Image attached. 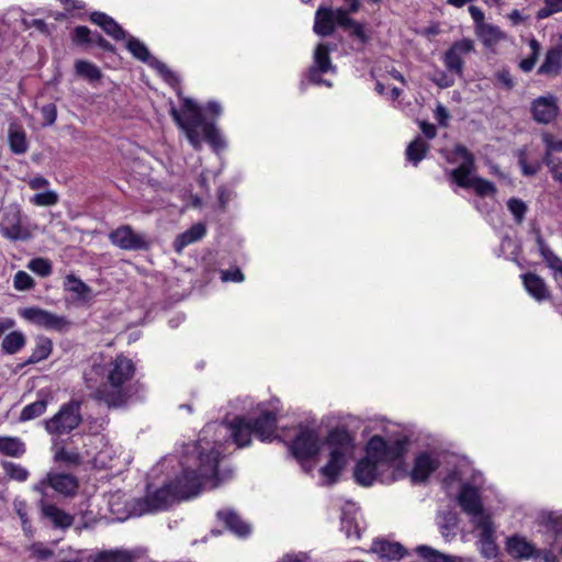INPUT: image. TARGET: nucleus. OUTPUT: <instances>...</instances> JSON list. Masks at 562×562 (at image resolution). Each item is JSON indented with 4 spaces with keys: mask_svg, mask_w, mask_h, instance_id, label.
I'll list each match as a JSON object with an SVG mask.
<instances>
[{
    "mask_svg": "<svg viewBox=\"0 0 562 562\" xmlns=\"http://www.w3.org/2000/svg\"><path fill=\"white\" fill-rule=\"evenodd\" d=\"M181 114L176 108H171L170 115L176 124L184 132L190 145L194 149H201L202 139L199 134V127H202L203 138L210 147L218 153L226 147L215 123L206 122L201 108L191 99L186 98L182 102Z\"/></svg>",
    "mask_w": 562,
    "mask_h": 562,
    "instance_id": "obj_1",
    "label": "nucleus"
},
{
    "mask_svg": "<svg viewBox=\"0 0 562 562\" xmlns=\"http://www.w3.org/2000/svg\"><path fill=\"white\" fill-rule=\"evenodd\" d=\"M136 373L132 359L117 355L109 364L106 379L93 393V398L106 404L109 408L124 406L131 397V387L127 385Z\"/></svg>",
    "mask_w": 562,
    "mask_h": 562,
    "instance_id": "obj_2",
    "label": "nucleus"
},
{
    "mask_svg": "<svg viewBox=\"0 0 562 562\" xmlns=\"http://www.w3.org/2000/svg\"><path fill=\"white\" fill-rule=\"evenodd\" d=\"M452 154L462 159L460 166L450 172V178L457 186L463 189H473L480 198L496 194L497 189L492 181L481 177H470L475 169V158L464 145L457 144Z\"/></svg>",
    "mask_w": 562,
    "mask_h": 562,
    "instance_id": "obj_3",
    "label": "nucleus"
},
{
    "mask_svg": "<svg viewBox=\"0 0 562 562\" xmlns=\"http://www.w3.org/2000/svg\"><path fill=\"white\" fill-rule=\"evenodd\" d=\"M82 401L71 398L63 403L50 418L44 420V429L50 436L61 437L71 434L83 423Z\"/></svg>",
    "mask_w": 562,
    "mask_h": 562,
    "instance_id": "obj_4",
    "label": "nucleus"
},
{
    "mask_svg": "<svg viewBox=\"0 0 562 562\" xmlns=\"http://www.w3.org/2000/svg\"><path fill=\"white\" fill-rule=\"evenodd\" d=\"M409 445L406 436L386 440L380 435L372 436L366 446V452L379 463H392L404 457Z\"/></svg>",
    "mask_w": 562,
    "mask_h": 562,
    "instance_id": "obj_5",
    "label": "nucleus"
},
{
    "mask_svg": "<svg viewBox=\"0 0 562 562\" xmlns=\"http://www.w3.org/2000/svg\"><path fill=\"white\" fill-rule=\"evenodd\" d=\"M289 448L293 458L299 462L314 459L321 450L318 431L312 427L300 425L299 431Z\"/></svg>",
    "mask_w": 562,
    "mask_h": 562,
    "instance_id": "obj_6",
    "label": "nucleus"
},
{
    "mask_svg": "<svg viewBox=\"0 0 562 562\" xmlns=\"http://www.w3.org/2000/svg\"><path fill=\"white\" fill-rule=\"evenodd\" d=\"M329 44L319 43L315 49L313 55V64L310 66L307 70V80L310 83L315 86H325L330 88L333 83L329 80L324 79L322 76L328 72H336V65L333 64L330 58Z\"/></svg>",
    "mask_w": 562,
    "mask_h": 562,
    "instance_id": "obj_7",
    "label": "nucleus"
},
{
    "mask_svg": "<svg viewBox=\"0 0 562 562\" xmlns=\"http://www.w3.org/2000/svg\"><path fill=\"white\" fill-rule=\"evenodd\" d=\"M475 52L474 41L469 37L454 41L442 56V63L450 74L462 78L464 75V57Z\"/></svg>",
    "mask_w": 562,
    "mask_h": 562,
    "instance_id": "obj_8",
    "label": "nucleus"
},
{
    "mask_svg": "<svg viewBox=\"0 0 562 562\" xmlns=\"http://www.w3.org/2000/svg\"><path fill=\"white\" fill-rule=\"evenodd\" d=\"M19 314L25 321L45 329L61 333L70 326V322L65 316L54 314L36 306L25 307L21 310Z\"/></svg>",
    "mask_w": 562,
    "mask_h": 562,
    "instance_id": "obj_9",
    "label": "nucleus"
},
{
    "mask_svg": "<svg viewBox=\"0 0 562 562\" xmlns=\"http://www.w3.org/2000/svg\"><path fill=\"white\" fill-rule=\"evenodd\" d=\"M46 487H52L65 496H74L78 491L79 482L72 474L48 472L44 479L34 485L33 490L46 495Z\"/></svg>",
    "mask_w": 562,
    "mask_h": 562,
    "instance_id": "obj_10",
    "label": "nucleus"
},
{
    "mask_svg": "<svg viewBox=\"0 0 562 562\" xmlns=\"http://www.w3.org/2000/svg\"><path fill=\"white\" fill-rule=\"evenodd\" d=\"M206 481L200 472L194 469L186 468L182 472L171 481L173 494L177 495V499H188L196 496Z\"/></svg>",
    "mask_w": 562,
    "mask_h": 562,
    "instance_id": "obj_11",
    "label": "nucleus"
},
{
    "mask_svg": "<svg viewBox=\"0 0 562 562\" xmlns=\"http://www.w3.org/2000/svg\"><path fill=\"white\" fill-rule=\"evenodd\" d=\"M0 234L12 241L31 238L30 231L22 225V214L19 206L11 205L5 210L0 224Z\"/></svg>",
    "mask_w": 562,
    "mask_h": 562,
    "instance_id": "obj_12",
    "label": "nucleus"
},
{
    "mask_svg": "<svg viewBox=\"0 0 562 562\" xmlns=\"http://www.w3.org/2000/svg\"><path fill=\"white\" fill-rule=\"evenodd\" d=\"M254 436L262 442H270L277 437L279 416L274 411H261L255 417H248Z\"/></svg>",
    "mask_w": 562,
    "mask_h": 562,
    "instance_id": "obj_13",
    "label": "nucleus"
},
{
    "mask_svg": "<svg viewBox=\"0 0 562 562\" xmlns=\"http://www.w3.org/2000/svg\"><path fill=\"white\" fill-rule=\"evenodd\" d=\"M480 530L479 543L480 553L485 559H493L498 554V546L495 540V526L491 515H483L474 522Z\"/></svg>",
    "mask_w": 562,
    "mask_h": 562,
    "instance_id": "obj_14",
    "label": "nucleus"
},
{
    "mask_svg": "<svg viewBox=\"0 0 562 562\" xmlns=\"http://www.w3.org/2000/svg\"><path fill=\"white\" fill-rule=\"evenodd\" d=\"M110 241L123 250H147L149 243L130 225H122L109 234Z\"/></svg>",
    "mask_w": 562,
    "mask_h": 562,
    "instance_id": "obj_15",
    "label": "nucleus"
},
{
    "mask_svg": "<svg viewBox=\"0 0 562 562\" xmlns=\"http://www.w3.org/2000/svg\"><path fill=\"white\" fill-rule=\"evenodd\" d=\"M177 495L173 494L171 482L155 492L148 494L138 502L142 513H151L168 509Z\"/></svg>",
    "mask_w": 562,
    "mask_h": 562,
    "instance_id": "obj_16",
    "label": "nucleus"
},
{
    "mask_svg": "<svg viewBox=\"0 0 562 562\" xmlns=\"http://www.w3.org/2000/svg\"><path fill=\"white\" fill-rule=\"evenodd\" d=\"M559 111L558 99L551 94L536 98L530 105L531 116L539 124L552 123Z\"/></svg>",
    "mask_w": 562,
    "mask_h": 562,
    "instance_id": "obj_17",
    "label": "nucleus"
},
{
    "mask_svg": "<svg viewBox=\"0 0 562 562\" xmlns=\"http://www.w3.org/2000/svg\"><path fill=\"white\" fill-rule=\"evenodd\" d=\"M457 501L461 509L468 515L479 518L486 515L479 488L470 483H464L461 486Z\"/></svg>",
    "mask_w": 562,
    "mask_h": 562,
    "instance_id": "obj_18",
    "label": "nucleus"
},
{
    "mask_svg": "<svg viewBox=\"0 0 562 562\" xmlns=\"http://www.w3.org/2000/svg\"><path fill=\"white\" fill-rule=\"evenodd\" d=\"M439 461L431 453L424 451L414 459L409 476L413 483H425L430 475L439 468Z\"/></svg>",
    "mask_w": 562,
    "mask_h": 562,
    "instance_id": "obj_19",
    "label": "nucleus"
},
{
    "mask_svg": "<svg viewBox=\"0 0 562 562\" xmlns=\"http://www.w3.org/2000/svg\"><path fill=\"white\" fill-rule=\"evenodd\" d=\"M338 27L347 32L348 36L359 43L361 47L371 41V34L366 29V24L355 20L351 15L348 16L341 10H338Z\"/></svg>",
    "mask_w": 562,
    "mask_h": 562,
    "instance_id": "obj_20",
    "label": "nucleus"
},
{
    "mask_svg": "<svg viewBox=\"0 0 562 562\" xmlns=\"http://www.w3.org/2000/svg\"><path fill=\"white\" fill-rule=\"evenodd\" d=\"M338 26V8L321 5L315 12L313 31L323 37L334 34Z\"/></svg>",
    "mask_w": 562,
    "mask_h": 562,
    "instance_id": "obj_21",
    "label": "nucleus"
},
{
    "mask_svg": "<svg viewBox=\"0 0 562 562\" xmlns=\"http://www.w3.org/2000/svg\"><path fill=\"white\" fill-rule=\"evenodd\" d=\"M378 465L379 462L366 452L355 465V481L361 486H371L379 475Z\"/></svg>",
    "mask_w": 562,
    "mask_h": 562,
    "instance_id": "obj_22",
    "label": "nucleus"
},
{
    "mask_svg": "<svg viewBox=\"0 0 562 562\" xmlns=\"http://www.w3.org/2000/svg\"><path fill=\"white\" fill-rule=\"evenodd\" d=\"M221 460V451L215 447L209 450H200L198 453V468L195 471L200 472V474L205 479L210 480L216 477L218 474V463Z\"/></svg>",
    "mask_w": 562,
    "mask_h": 562,
    "instance_id": "obj_23",
    "label": "nucleus"
},
{
    "mask_svg": "<svg viewBox=\"0 0 562 562\" xmlns=\"http://www.w3.org/2000/svg\"><path fill=\"white\" fill-rule=\"evenodd\" d=\"M505 550L516 560H528L535 557L536 546L520 535H513L507 537Z\"/></svg>",
    "mask_w": 562,
    "mask_h": 562,
    "instance_id": "obj_24",
    "label": "nucleus"
},
{
    "mask_svg": "<svg viewBox=\"0 0 562 562\" xmlns=\"http://www.w3.org/2000/svg\"><path fill=\"white\" fill-rule=\"evenodd\" d=\"M347 465V454L330 450L327 463L319 469V473L327 480L329 485L335 484Z\"/></svg>",
    "mask_w": 562,
    "mask_h": 562,
    "instance_id": "obj_25",
    "label": "nucleus"
},
{
    "mask_svg": "<svg viewBox=\"0 0 562 562\" xmlns=\"http://www.w3.org/2000/svg\"><path fill=\"white\" fill-rule=\"evenodd\" d=\"M562 72V44L550 47L537 70L538 75L555 78Z\"/></svg>",
    "mask_w": 562,
    "mask_h": 562,
    "instance_id": "obj_26",
    "label": "nucleus"
},
{
    "mask_svg": "<svg viewBox=\"0 0 562 562\" xmlns=\"http://www.w3.org/2000/svg\"><path fill=\"white\" fill-rule=\"evenodd\" d=\"M229 430L233 442L238 448H245L251 445L254 436L252 429L249 425L248 417L238 415L229 423Z\"/></svg>",
    "mask_w": 562,
    "mask_h": 562,
    "instance_id": "obj_27",
    "label": "nucleus"
},
{
    "mask_svg": "<svg viewBox=\"0 0 562 562\" xmlns=\"http://www.w3.org/2000/svg\"><path fill=\"white\" fill-rule=\"evenodd\" d=\"M91 23L100 26L102 31L115 41L125 40L126 31L110 15L101 11H93L89 15Z\"/></svg>",
    "mask_w": 562,
    "mask_h": 562,
    "instance_id": "obj_28",
    "label": "nucleus"
},
{
    "mask_svg": "<svg viewBox=\"0 0 562 562\" xmlns=\"http://www.w3.org/2000/svg\"><path fill=\"white\" fill-rule=\"evenodd\" d=\"M330 450H338L348 456L353 449V436L346 427H335L328 431L325 440Z\"/></svg>",
    "mask_w": 562,
    "mask_h": 562,
    "instance_id": "obj_29",
    "label": "nucleus"
},
{
    "mask_svg": "<svg viewBox=\"0 0 562 562\" xmlns=\"http://www.w3.org/2000/svg\"><path fill=\"white\" fill-rule=\"evenodd\" d=\"M217 517L226 529L239 538H247L251 533V526L232 509L218 510Z\"/></svg>",
    "mask_w": 562,
    "mask_h": 562,
    "instance_id": "obj_30",
    "label": "nucleus"
},
{
    "mask_svg": "<svg viewBox=\"0 0 562 562\" xmlns=\"http://www.w3.org/2000/svg\"><path fill=\"white\" fill-rule=\"evenodd\" d=\"M371 551L387 561H398L407 554V550L401 543L385 539L374 540Z\"/></svg>",
    "mask_w": 562,
    "mask_h": 562,
    "instance_id": "obj_31",
    "label": "nucleus"
},
{
    "mask_svg": "<svg viewBox=\"0 0 562 562\" xmlns=\"http://www.w3.org/2000/svg\"><path fill=\"white\" fill-rule=\"evenodd\" d=\"M8 144L12 154L24 155L29 150V140L24 127L11 122L8 128Z\"/></svg>",
    "mask_w": 562,
    "mask_h": 562,
    "instance_id": "obj_32",
    "label": "nucleus"
},
{
    "mask_svg": "<svg viewBox=\"0 0 562 562\" xmlns=\"http://www.w3.org/2000/svg\"><path fill=\"white\" fill-rule=\"evenodd\" d=\"M522 283L530 296L537 301H543L550 297V292L544 280L533 272H527L521 276Z\"/></svg>",
    "mask_w": 562,
    "mask_h": 562,
    "instance_id": "obj_33",
    "label": "nucleus"
},
{
    "mask_svg": "<svg viewBox=\"0 0 562 562\" xmlns=\"http://www.w3.org/2000/svg\"><path fill=\"white\" fill-rule=\"evenodd\" d=\"M41 509L42 516L48 519L55 528H69L74 522V517L70 514L54 504L42 502Z\"/></svg>",
    "mask_w": 562,
    "mask_h": 562,
    "instance_id": "obj_34",
    "label": "nucleus"
},
{
    "mask_svg": "<svg viewBox=\"0 0 562 562\" xmlns=\"http://www.w3.org/2000/svg\"><path fill=\"white\" fill-rule=\"evenodd\" d=\"M430 150V145L420 136H416L406 147L405 157L413 166H418Z\"/></svg>",
    "mask_w": 562,
    "mask_h": 562,
    "instance_id": "obj_35",
    "label": "nucleus"
},
{
    "mask_svg": "<svg viewBox=\"0 0 562 562\" xmlns=\"http://www.w3.org/2000/svg\"><path fill=\"white\" fill-rule=\"evenodd\" d=\"M206 234V227L203 223H195L184 233L177 236L173 246L177 251L202 239Z\"/></svg>",
    "mask_w": 562,
    "mask_h": 562,
    "instance_id": "obj_36",
    "label": "nucleus"
},
{
    "mask_svg": "<svg viewBox=\"0 0 562 562\" xmlns=\"http://www.w3.org/2000/svg\"><path fill=\"white\" fill-rule=\"evenodd\" d=\"M53 351V341L45 336H38L35 340V347L31 356L24 361L23 366L35 364L46 360Z\"/></svg>",
    "mask_w": 562,
    "mask_h": 562,
    "instance_id": "obj_37",
    "label": "nucleus"
},
{
    "mask_svg": "<svg viewBox=\"0 0 562 562\" xmlns=\"http://www.w3.org/2000/svg\"><path fill=\"white\" fill-rule=\"evenodd\" d=\"M75 74L89 82L100 81L103 76L101 69L95 64L85 59H77L75 61Z\"/></svg>",
    "mask_w": 562,
    "mask_h": 562,
    "instance_id": "obj_38",
    "label": "nucleus"
},
{
    "mask_svg": "<svg viewBox=\"0 0 562 562\" xmlns=\"http://www.w3.org/2000/svg\"><path fill=\"white\" fill-rule=\"evenodd\" d=\"M26 345V337L20 330H13L7 334L1 342L3 353L15 355Z\"/></svg>",
    "mask_w": 562,
    "mask_h": 562,
    "instance_id": "obj_39",
    "label": "nucleus"
},
{
    "mask_svg": "<svg viewBox=\"0 0 562 562\" xmlns=\"http://www.w3.org/2000/svg\"><path fill=\"white\" fill-rule=\"evenodd\" d=\"M539 252L544 260L546 265L555 272H559L562 277V259L557 256L546 244L543 237L539 234L536 238Z\"/></svg>",
    "mask_w": 562,
    "mask_h": 562,
    "instance_id": "obj_40",
    "label": "nucleus"
},
{
    "mask_svg": "<svg viewBox=\"0 0 562 562\" xmlns=\"http://www.w3.org/2000/svg\"><path fill=\"white\" fill-rule=\"evenodd\" d=\"M26 451L24 442L18 437H0V453L20 458Z\"/></svg>",
    "mask_w": 562,
    "mask_h": 562,
    "instance_id": "obj_41",
    "label": "nucleus"
},
{
    "mask_svg": "<svg viewBox=\"0 0 562 562\" xmlns=\"http://www.w3.org/2000/svg\"><path fill=\"white\" fill-rule=\"evenodd\" d=\"M47 406H48V395H46L31 404H27L21 411V414L19 416V422L25 423V422L33 420V419L42 416L46 412Z\"/></svg>",
    "mask_w": 562,
    "mask_h": 562,
    "instance_id": "obj_42",
    "label": "nucleus"
},
{
    "mask_svg": "<svg viewBox=\"0 0 562 562\" xmlns=\"http://www.w3.org/2000/svg\"><path fill=\"white\" fill-rule=\"evenodd\" d=\"M55 462L65 463L69 467H78L82 463V457L77 450H69L64 445H55Z\"/></svg>",
    "mask_w": 562,
    "mask_h": 562,
    "instance_id": "obj_43",
    "label": "nucleus"
},
{
    "mask_svg": "<svg viewBox=\"0 0 562 562\" xmlns=\"http://www.w3.org/2000/svg\"><path fill=\"white\" fill-rule=\"evenodd\" d=\"M475 33L486 47L495 45L503 37L501 30L497 26L488 23L476 27Z\"/></svg>",
    "mask_w": 562,
    "mask_h": 562,
    "instance_id": "obj_44",
    "label": "nucleus"
},
{
    "mask_svg": "<svg viewBox=\"0 0 562 562\" xmlns=\"http://www.w3.org/2000/svg\"><path fill=\"white\" fill-rule=\"evenodd\" d=\"M418 555L426 562H459L460 559L454 555L445 554L428 546H419L416 549Z\"/></svg>",
    "mask_w": 562,
    "mask_h": 562,
    "instance_id": "obj_45",
    "label": "nucleus"
},
{
    "mask_svg": "<svg viewBox=\"0 0 562 562\" xmlns=\"http://www.w3.org/2000/svg\"><path fill=\"white\" fill-rule=\"evenodd\" d=\"M459 518L458 515L453 512H446L441 517V521L439 522V531L440 535L446 540H451L456 537L457 528H458Z\"/></svg>",
    "mask_w": 562,
    "mask_h": 562,
    "instance_id": "obj_46",
    "label": "nucleus"
},
{
    "mask_svg": "<svg viewBox=\"0 0 562 562\" xmlns=\"http://www.w3.org/2000/svg\"><path fill=\"white\" fill-rule=\"evenodd\" d=\"M126 48L133 55L134 58H136L143 63H146L149 66H150V63L153 61V59H155L154 57H151L146 45L143 42H140L138 38H135L133 36H131L127 40Z\"/></svg>",
    "mask_w": 562,
    "mask_h": 562,
    "instance_id": "obj_47",
    "label": "nucleus"
},
{
    "mask_svg": "<svg viewBox=\"0 0 562 562\" xmlns=\"http://www.w3.org/2000/svg\"><path fill=\"white\" fill-rule=\"evenodd\" d=\"M92 31L86 25H78L70 32L71 44L76 47L88 49L91 47Z\"/></svg>",
    "mask_w": 562,
    "mask_h": 562,
    "instance_id": "obj_48",
    "label": "nucleus"
},
{
    "mask_svg": "<svg viewBox=\"0 0 562 562\" xmlns=\"http://www.w3.org/2000/svg\"><path fill=\"white\" fill-rule=\"evenodd\" d=\"M88 562H132V555L125 551H101L90 555Z\"/></svg>",
    "mask_w": 562,
    "mask_h": 562,
    "instance_id": "obj_49",
    "label": "nucleus"
},
{
    "mask_svg": "<svg viewBox=\"0 0 562 562\" xmlns=\"http://www.w3.org/2000/svg\"><path fill=\"white\" fill-rule=\"evenodd\" d=\"M541 524L548 532L553 535V541L562 537V514L550 512L542 517Z\"/></svg>",
    "mask_w": 562,
    "mask_h": 562,
    "instance_id": "obj_50",
    "label": "nucleus"
},
{
    "mask_svg": "<svg viewBox=\"0 0 562 562\" xmlns=\"http://www.w3.org/2000/svg\"><path fill=\"white\" fill-rule=\"evenodd\" d=\"M1 465L10 480L25 482L30 476L29 471L21 464L11 461H3Z\"/></svg>",
    "mask_w": 562,
    "mask_h": 562,
    "instance_id": "obj_51",
    "label": "nucleus"
},
{
    "mask_svg": "<svg viewBox=\"0 0 562 562\" xmlns=\"http://www.w3.org/2000/svg\"><path fill=\"white\" fill-rule=\"evenodd\" d=\"M150 67L155 68L157 72L161 76V78L171 87L178 86L180 83V79L178 75L171 70L165 63L153 59L150 63Z\"/></svg>",
    "mask_w": 562,
    "mask_h": 562,
    "instance_id": "obj_52",
    "label": "nucleus"
},
{
    "mask_svg": "<svg viewBox=\"0 0 562 562\" xmlns=\"http://www.w3.org/2000/svg\"><path fill=\"white\" fill-rule=\"evenodd\" d=\"M27 268L42 278H46L53 272L52 262L42 257L31 259L27 263Z\"/></svg>",
    "mask_w": 562,
    "mask_h": 562,
    "instance_id": "obj_53",
    "label": "nucleus"
},
{
    "mask_svg": "<svg viewBox=\"0 0 562 562\" xmlns=\"http://www.w3.org/2000/svg\"><path fill=\"white\" fill-rule=\"evenodd\" d=\"M58 201L59 196L53 190L36 193L30 198V202L36 206H53L56 205Z\"/></svg>",
    "mask_w": 562,
    "mask_h": 562,
    "instance_id": "obj_54",
    "label": "nucleus"
},
{
    "mask_svg": "<svg viewBox=\"0 0 562 562\" xmlns=\"http://www.w3.org/2000/svg\"><path fill=\"white\" fill-rule=\"evenodd\" d=\"M103 430V423L95 417H89L87 419V426L78 435L81 438H88L89 440L98 438Z\"/></svg>",
    "mask_w": 562,
    "mask_h": 562,
    "instance_id": "obj_55",
    "label": "nucleus"
},
{
    "mask_svg": "<svg viewBox=\"0 0 562 562\" xmlns=\"http://www.w3.org/2000/svg\"><path fill=\"white\" fill-rule=\"evenodd\" d=\"M65 289L78 295H86L90 288L75 274H68L65 279Z\"/></svg>",
    "mask_w": 562,
    "mask_h": 562,
    "instance_id": "obj_56",
    "label": "nucleus"
},
{
    "mask_svg": "<svg viewBox=\"0 0 562 562\" xmlns=\"http://www.w3.org/2000/svg\"><path fill=\"white\" fill-rule=\"evenodd\" d=\"M507 207L517 223H521L524 221L527 212V205L522 200L510 198L507 201Z\"/></svg>",
    "mask_w": 562,
    "mask_h": 562,
    "instance_id": "obj_57",
    "label": "nucleus"
},
{
    "mask_svg": "<svg viewBox=\"0 0 562 562\" xmlns=\"http://www.w3.org/2000/svg\"><path fill=\"white\" fill-rule=\"evenodd\" d=\"M13 285L19 291H27L34 288V279L25 271L20 270L15 273Z\"/></svg>",
    "mask_w": 562,
    "mask_h": 562,
    "instance_id": "obj_58",
    "label": "nucleus"
},
{
    "mask_svg": "<svg viewBox=\"0 0 562 562\" xmlns=\"http://www.w3.org/2000/svg\"><path fill=\"white\" fill-rule=\"evenodd\" d=\"M60 4L64 5L66 13L77 16L79 19H83V15L79 13V11L85 10L86 2L82 0H57Z\"/></svg>",
    "mask_w": 562,
    "mask_h": 562,
    "instance_id": "obj_59",
    "label": "nucleus"
},
{
    "mask_svg": "<svg viewBox=\"0 0 562 562\" xmlns=\"http://www.w3.org/2000/svg\"><path fill=\"white\" fill-rule=\"evenodd\" d=\"M341 530L345 531L347 538H353L359 540L361 538V532L358 524L352 518H342L341 519Z\"/></svg>",
    "mask_w": 562,
    "mask_h": 562,
    "instance_id": "obj_60",
    "label": "nucleus"
},
{
    "mask_svg": "<svg viewBox=\"0 0 562 562\" xmlns=\"http://www.w3.org/2000/svg\"><path fill=\"white\" fill-rule=\"evenodd\" d=\"M43 126H52L57 120V106L54 103L45 104L41 108Z\"/></svg>",
    "mask_w": 562,
    "mask_h": 562,
    "instance_id": "obj_61",
    "label": "nucleus"
},
{
    "mask_svg": "<svg viewBox=\"0 0 562 562\" xmlns=\"http://www.w3.org/2000/svg\"><path fill=\"white\" fill-rule=\"evenodd\" d=\"M97 45L105 53H115V46L104 38L100 33L93 32L91 36V45Z\"/></svg>",
    "mask_w": 562,
    "mask_h": 562,
    "instance_id": "obj_62",
    "label": "nucleus"
},
{
    "mask_svg": "<svg viewBox=\"0 0 562 562\" xmlns=\"http://www.w3.org/2000/svg\"><path fill=\"white\" fill-rule=\"evenodd\" d=\"M551 151H548L543 161L544 164L548 166L549 168V171L552 176V178L562 184V164L561 162H553L552 159L549 158V155H550Z\"/></svg>",
    "mask_w": 562,
    "mask_h": 562,
    "instance_id": "obj_63",
    "label": "nucleus"
},
{
    "mask_svg": "<svg viewBox=\"0 0 562 562\" xmlns=\"http://www.w3.org/2000/svg\"><path fill=\"white\" fill-rule=\"evenodd\" d=\"M535 562H558L557 555L551 549L536 548L535 557H531Z\"/></svg>",
    "mask_w": 562,
    "mask_h": 562,
    "instance_id": "obj_64",
    "label": "nucleus"
}]
</instances>
